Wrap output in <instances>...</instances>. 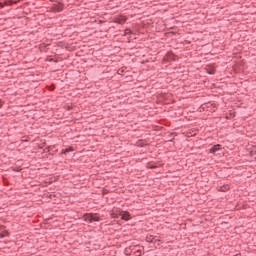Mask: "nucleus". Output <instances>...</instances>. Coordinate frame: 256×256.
Masks as SVG:
<instances>
[{"mask_svg":"<svg viewBox=\"0 0 256 256\" xmlns=\"http://www.w3.org/2000/svg\"><path fill=\"white\" fill-rule=\"evenodd\" d=\"M42 197L43 199H45L47 203L53 201L54 205H59V203H61V198L63 196L61 193H55V194L44 193Z\"/></svg>","mask_w":256,"mask_h":256,"instance_id":"f257e3e1","label":"nucleus"},{"mask_svg":"<svg viewBox=\"0 0 256 256\" xmlns=\"http://www.w3.org/2000/svg\"><path fill=\"white\" fill-rule=\"evenodd\" d=\"M83 219L86 223H95L101 221V216L97 213H84Z\"/></svg>","mask_w":256,"mask_h":256,"instance_id":"f03ea898","label":"nucleus"},{"mask_svg":"<svg viewBox=\"0 0 256 256\" xmlns=\"http://www.w3.org/2000/svg\"><path fill=\"white\" fill-rule=\"evenodd\" d=\"M122 215H123V209L121 208H116L110 211V216L112 219H119V217H122Z\"/></svg>","mask_w":256,"mask_h":256,"instance_id":"7ed1b4c3","label":"nucleus"},{"mask_svg":"<svg viewBox=\"0 0 256 256\" xmlns=\"http://www.w3.org/2000/svg\"><path fill=\"white\" fill-rule=\"evenodd\" d=\"M222 149L223 147L221 146V144H216L210 149V153H212V155H217V153H219V151H221Z\"/></svg>","mask_w":256,"mask_h":256,"instance_id":"20e7f679","label":"nucleus"},{"mask_svg":"<svg viewBox=\"0 0 256 256\" xmlns=\"http://www.w3.org/2000/svg\"><path fill=\"white\" fill-rule=\"evenodd\" d=\"M121 220L122 221H131V213H129V211L122 210Z\"/></svg>","mask_w":256,"mask_h":256,"instance_id":"39448f33","label":"nucleus"},{"mask_svg":"<svg viewBox=\"0 0 256 256\" xmlns=\"http://www.w3.org/2000/svg\"><path fill=\"white\" fill-rule=\"evenodd\" d=\"M115 23H118L119 25H123L125 21H127V18L125 16H119L114 19Z\"/></svg>","mask_w":256,"mask_h":256,"instance_id":"423d86ee","label":"nucleus"},{"mask_svg":"<svg viewBox=\"0 0 256 256\" xmlns=\"http://www.w3.org/2000/svg\"><path fill=\"white\" fill-rule=\"evenodd\" d=\"M206 71L207 73H209V75H214L215 74V66H207L206 67Z\"/></svg>","mask_w":256,"mask_h":256,"instance_id":"0eeeda50","label":"nucleus"},{"mask_svg":"<svg viewBox=\"0 0 256 256\" xmlns=\"http://www.w3.org/2000/svg\"><path fill=\"white\" fill-rule=\"evenodd\" d=\"M19 0H6L4 2V5H14V3H17Z\"/></svg>","mask_w":256,"mask_h":256,"instance_id":"6e6552de","label":"nucleus"},{"mask_svg":"<svg viewBox=\"0 0 256 256\" xmlns=\"http://www.w3.org/2000/svg\"><path fill=\"white\" fill-rule=\"evenodd\" d=\"M4 237H9V232L5 230L4 232L0 233V239H3Z\"/></svg>","mask_w":256,"mask_h":256,"instance_id":"1a4fd4ad","label":"nucleus"},{"mask_svg":"<svg viewBox=\"0 0 256 256\" xmlns=\"http://www.w3.org/2000/svg\"><path fill=\"white\" fill-rule=\"evenodd\" d=\"M219 191H222V192L229 191V186H227V185L222 186Z\"/></svg>","mask_w":256,"mask_h":256,"instance_id":"9d476101","label":"nucleus"},{"mask_svg":"<svg viewBox=\"0 0 256 256\" xmlns=\"http://www.w3.org/2000/svg\"><path fill=\"white\" fill-rule=\"evenodd\" d=\"M71 151H73V148H72V147L65 149V150L63 151V153H64V155H67V153H69V152H71Z\"/></svg>","mask_w":256,"mask_h":256,"instance_id":"9b49d317","label":"nucleus"},{"mask_svg":"<svg viewBox=\"0 0 256 256\" xmlns=\"http://www.w3.org/2000/svg\"><path fill=\"white\" fill-rule=\"evenodd\" d=\"M134 255L141 256V249H138L134 252Z\"/></svg>","mask_w":256,"mask_h":256,"instance_id":"f8f14e48","label":"nucleus"},{"mask_svg":"<svg viewBox=\"0 0 256 256\" xmlns=\"http://www.w3.org/2000/svg\"><path fill=\"white\" fill-rule=\"evenodd\" d=\"M129 33H131V30L126 29V30H125V34H126V35H129Z\"/></svg>","mask_w":256,"mask_h":256,"instance_id":"ddd939ff","label":"nucleus"},{"mask_svg":"<svg viewBox=\"0 0 256 256\" xmlns=\"http://www.w3.org/2000/svg\"><path fill=\"white\" fill-rule=\"evenodd\" d=\"M148 239V243H153V240H151V238H147Z\"/></svg>","mask_w":256,"mask_h":256,"instance_id":"4468645a","label":"nucleus"},{"mask_svg":"<svg viewBox=\"0 0 256 256\" xmlns=\"http://www.w3.org/2000/svg\"><path fill=\"white\" fill-rule=\"evenodd\" d=\"M249 201H255V199L248 198Z\"/></svg>","mask_w":256,"mask_h":256,"instance_id":"2eb2a0df","label":"nucleus"},{"mask_svg":"<svg viewBox=\"0 0 256 256\" xmlns=\"http://www.w3.org/2000/svg\"><path fill=\"white\" fill-rule=\"evenodd\" d=\"M0 7H3V3L0 2Z\"/></svg>","mask_w":256,"mask_h":256,"instance_id":"dca6fc26","label":"nucleus"},{"mask_svg":"<svg viewBox=\"0 0 256 256\" xmlns=\"http://www.w3.org/2000/svg\"><path fill=\"white\" fill-rule=\"evenodd\" d=\"M2 105H3V103H2V102H0V107H2Z\"/></svg>","mask_w":256,"mask_h":256,"instance_id":"f3484780","label":"nucleus"}]
</instances>
